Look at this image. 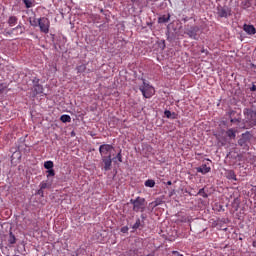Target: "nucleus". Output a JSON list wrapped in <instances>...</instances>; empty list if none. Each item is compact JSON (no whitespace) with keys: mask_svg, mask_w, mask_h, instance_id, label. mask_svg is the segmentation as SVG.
Segmentation results:
<instances>
[{"mask_svg":"<svg viewBox=\"0 0 256 256\" xmlns=\"http://www.w3.org/2000/svg\"><path fill=\"white\" fill-rule=\"evenodd\" d=\"M139 90L145 99H151V97L155 95V88L147 84V82H143V85L139 87Z\"/></svg>","mask_w":256,"mask_h":256,"instance_id":"2","label":"nucleus"},{"mask_svg":"<svg viewBox=\"0 0 256 256\" xmlns=\"http://www.w3.org/2000/svg\"><path fill=\"white\" fill-rule=\"evenodd\" d=\"M5 89H7V86L5 85V83H0V94L3 93Z\"/></svg>","mask_w":256,"mask_h":256,"instance_id":"25","label":"nucleus"},{"mask_svg":"<svg viewBox=\"0 0 256 256\" xmlns=\"http://www.w3.org/2000/svg\"><path fill=\"white\" fill-rule=\"evenodd\" d=\"M60 121H62V123H71V116H69V115H62L60 117Z\"/></svg>","mask_w":256,"mask_h":256,"instance_id":"19","label":"nucleus"},{"mask_svg":"<svg viewBox=\"0 0 256 256\" xmlns=\"http://www.w3.org/2000/svg\"><path fill=\"white\" fill-rule=\"evenodd\" d=\"M141 227V220L137 219L135 224L133 225V229H139Z\"/></svg>","mask_w":256,"mask_h":256,"instance_id":"23","label":"nucleus"},{"mask_svg":"<svg viewBox=\"0 0 256 256\" xmlns=\"http://www.w3.org/2000/svg\"><path fill=\"white\" fill-rule=\"evenodd\" d=\"M33 93L35 95H41L43 93V86L41 84H35L33 87Z\"/></svg>","mask_w":256,"mask_h":256,"instance_id":"13","label":"nucleus"},{"mask_svg":"<svg viewBox=\"0 0 256 256\" xmlns=\"http://www.w3.org/2000/svg\"><path fill=\"white\" fill-rule=\"evenodd\" d=\"M226 135L227 137H229V139H235V137H237V129H233L230 128L226 131Z\"/></svg>","mask_w":256,"mask_h":256,"instance_id":"14","label":"nucleus"},{"mask_svg":"<svg viewBox=\"0 0 256 256\" xmlns=\"http://www.w3.org/2000/svg\"><path fill=\"white\" fill-rule=\"evenodd\" d=\"M23 3L26 5V9H31V7H33L32 0H23Z\"/></svg>","mask_w":256,"mask_h":256,"instance_id":"22","label":"nucleus"},{"mask_svg":"<svg viewBox=\"0 0 256 256\" xmlns=\"http://www.w3.org/2000/svg\"><path fill=\"white\" fill-rule=\"evenodd\" d=\"M16 242L17 238H15V235H13V232H10L8 243H10V245H15Z\"/></svg>","mask_w":256,"mask_h":256,"instance_id":"17","label":"nucleus"},{"mask_svg":"<svg viewBox=\"0 0 256 256\" xmlns=\"http://www.w3.org/2000/svg\"><path fill=\"white\" fill-rule=\"evenodd\" d=\"M203 191H205L203 188L199 190L198 195H201V193H203Z\"/></svg>","mask_w":256,"mask_h":256,"instance_id":"32","label":"nucleus"},{"mask_svg":"<svg viewBox=\"0 0 256 256\" xmlns=\"http://www.w3.org/2000/svg\"><path fill=\"white\" fill-rule=\"evenodd\" d=\"M173 255H179V252L173 251Z\"/></svg>","mask_w":256,"mask_h":256,"instance_id":"33","label":"nucleus"},{"mask_svg":"<svg viewBox=\"0 0 256 256\" xmlns=\"http://www.w3.org/2000/svg\"><path fill=\"white\" fill-rule=\"evenodd\" d=\"M47 177H55V170L50 169L47 172Z\"/></svg>","mask_w":256,"mask_h":256,"instance_id":"24","label":"nucleus"},{"mask_svg":"<svg viewBox=\"0 0 256 256\" xmlns=\"http://www.w3.org/2000/svg\"><path fill=\"white\" fill-rule=\"evenodd\" d=\"M30 25H32V27H37L39 25V20H33V21H30Z\"/></svg>","mask_w":256,"mask_h":256,"instance_id":"26","label":"nucleus"},{"mask_svg":"<svg viewBox=\"0 0 256 256\" xmlns=\"http://www.w3.org/2000/svg\"><path fill=\"white\" fill-rule=\"evenodd\" d=\"M13 31H20V34L23 33V27L18 25L16 28H13Z\"/></svg>","mask_w":256,"mask_h":256,"instance_id":"27","label":"nucleus"},{"mask_svg":"<svg viewBox=\"0 0 256 256\" xmlns=\"http://www.w3.org/2000/svg\"><path fill=\"white\" fill-rule=\"evenodd\" d=\"M112 151H113V146L110 144H103L99 147V153L102 159L111 157Z\"/></svg>","mask_w":256,"mask_h":256,"instance_id":"4","label":"nucleus"},{"mask_svg":"<svg viewBox=\"0 0 256 256\" xmlns=\"http://www.w3.org/2000/svg\"><path fill=\"white\" fill-rule=\"evenodd\" d=\"M40 189H47V183L42 182V183L40 184Z\"/></svg>","mask_w":256,"mask_h":256,"instance_id":"30","label":"nucleus"},{"mask_svg":"<svg viewBox=\"0 0 256 256\" xmlns=\"http://www.w3.org/2000/svg\"><path fill=\"white\" fill-rule=\"evenodd\" d=\"M130 203L133 205V211L136 213H143L145 211V208L147 207V202L145 201V198L137 197L135 200L131 199Z\"/></svg>","mask_w":256,"mask_h":256,"instance_id":"1","label":"nucleus"},{"mask_svg":"<svg viewBox=\"0 0 256 256\" xmlns=\"http://www.w3.org/2000/svg\"><path fill=\"white\" fill-rule=\"evenodd\" d=\"M33 83H36V85H39V79L35 78V79L33 80Z\"/></svg>","mask_w":256,"mask_h":256,"instance_id":"31","label":"nucleus"},{"mask_svg":"<svg viewBox=\"0 0 256 256\" xmlns=\"http://www.w3.org/2000/svg\"><path fill=\"white\" fill-rule=\"evenodd\" d=\"M164 115L167 117V119H171V111L165 110Z\"/></svg>","mask_w":256,"mask_h":256,"instance_id":"29","label":"nucleus"},{"mask_svg":"<svg viewBox=\"0 0 256 256\" xmlns=\"http://www.w3.org/2000/svg\"><path fill=\"white\" fill-rule=\"evenodd\" d=\"M244 115L248 121V123L253 127L256 125V112L251 110V109H248V108H245L244 109Z\"/></svg>","mask_w":256,"mask_h":256,"instance_id":"5","label":"nucleus"},{"mask_svg":"<svg viewBox=\"0 0 256 256\" xmlns=\"http://www.w3.org/2000/svg\"><path fill=\"white\" fill-rule=\"evenodd\" d=\"M197 173H202V175H207V173H211V166L209 163L202 164L200 167L196 168Z\"/></svg>","mask_w":256,"mask_h":256,"instance_id":"8","label":"nucleus"},{"mask_svg":"<svg viewBox=\"0 0 256 256\" xmlns=\"http://www.w3.org/2000/svg\"><path fill=\"white\" fill-rule=\"evenodd\" d=\"M145 187H155V180H151V179L146 180Z\"/></svg>","mask_w":256,"mask_h":256,"instance_id":"21","label":"nucleus"},{"mask_svg":"<svg viewBox=\"0 0 256 256\" xmlns=\"http://www.w3.org/2000/svg\"><path fill=\"white\" fill-rule=\"evenodd\" d=\"M243 30H244L245 33H247L248 35H255V33H256L255 26L249 25V24H244V25H243Z\"/></svg>","mask_w":256,"mask_h":256,"instance_id":"10","label":"nucleus"},{"mask_svg":"<svg viewBox=\"0 0 256 256\" xmlns=\"http://www.w3.org/2000/svg\"><path fill=\"white\" fill-rule=\"evenodd\" d=\"M17 21H19V19L16 16H10L8 19L9 27H15V25H17Z\"/></svg>","mask_w":256,"mask_h":256,"instance_id":"16","label":"nucleus"},{"mask_svg":"<svg viewBox=\"0 0 256 256\" xmlns=\"http://www.w3.org/2000/svg\"><path fill=\"white\" fill-rule=\"evenodd\" d=\"M252 245H253V247H256V241H254V242L252 243Z\"/></svg>","mask_w":256,"mask_h":256,"instance_id":"34","label":"nucleus"},{"mask_svg":"<svg viewBox=\"0 0 256 256\" xmlns=\"http://www.w3.org/2000/svg\"><path fill=\"white\" fill-rule=\"evenodd\" d=\"M228 115L230 117L231 123H239L241 121V113L237 111L232 110L228 113Z\"/></svg>","mask_w":256,"mask_h":256,"instance_id":"7","label":"nucleus"},{"mask_svg":"<svg viewBox=\"0 0 256 256\" xmlns=\"http://www.w3.org/2000/svg\"><path fill=\"white\" fill-rule=\"evenodd\" d=\"M170 16L169 15H163L159 17L158 23H167L169 22Z\"/></svg>","mask_w":256,"mask_h":256,"instance_id":"18","label":"nucleus"},{"mask_svg":"<svg viewBox=\"0 0 256 256\" xmlns=\"http://www.w3.org/2000/svg\"><path fill=\"white\" fill-rule=\"evenodd\" d=\"M102 161L104 163V171H111V165L113 164V160L111 159V157L102 158Z\"/></svg>","mask_w":256,"mask_h":256,"instance_id":"11","label":"nucleus"},{"mask_svg":"<svg viewBox=\"0 0 256 256\" xmlns=\"http://www.w3.org/2000/svg\"><path fill=\"white\" fill-rule=\"evenodd\" d=\"M249 143L250 139L249 135L247 134H243L242 137L238 140V144L240 145V147H242V149H249Z\"/></svg>","mask_w":256,"mask_h":256,"instance_id":"6","label":"nucleus"},{"mask_svg":"<svg viewBox=\"0 0 256 256\" xmlns=\"http://www.w3.org/2000/svg\"><path fill=\"white\" fill-rule=\"evenodd\" d=\"M225 175L228 179H232L233 181H237V174L233 170H226Z\"/></svg>","mask_w":256,"mask_h":256,"instance_id":"15","label":"nucleus"},{"mask_svg":"<svg viewBox=\"0 0 256 256\" xmlns=\"http://www.w3.org/2000/svg\"><path fill=\"white\" fill-rule=\"evenodd\" d=\"M167 185H172L171 181H168V182H167Z\"/></svg>","mask_w":256,"mask_h":256,"instance_id":"35","label":"nucleus"},{"mask_svg":"<svg viewBox=\"0 0 256 256\" xmlns=\"http://www.w3.org/2000/svg\"><path fill=\"white\" fill-rule=\"evenodd\" d=\"M116 158L120 163H123V156L121 155V151L117 154Z\"/></svg>","mask_w":256,"mask_h":256,"instance_id":"28","label":"nucleus"},{"mask_svg":"<svg viewBox=\"0 0 256 256\" xmlns=\"http://www.w3.org/2000/svg\"><path fill=\"white\" fill-rule=\"evenodd\" d=\"M197 33H199L198 26H192L189 30H187V35H189L191 39H197Z\"/></svg>","mask_w":256,"mask_h":256,"instance_id":"9","label":"nucleus"},{"mask_svg":"<svg viewBox=\"0 0 256 256\" xmlns=\"http://www.w3.org/2000/svg\"><path fill=\"white\" fill-rule=\"evenodd\" d=\"M53 167H54L53 161H46V162L44 163V168H45V169L50 170V169H53Z\"/></svg>","mask_w":256,"mask_h":256,"instance_id":"20","label":"nucleus"},{"mask_svg":"<svg viewBox=\"0 0 256 256\" xmlns=\"http://www.w3.org/2000/svg\"><path fill=\"white\" fill-rule=\"evenodd\" d=\"M218 15L219 17H229L231 15V10L228 8H218Z\"/></svg>","mask_w":256,"mask_h":256,"instance_id":"12","label":"nucleus"},{"mask_svg":"<svg viewBox=\"0 0 256 256\" xmlns=\"http://www.w3.org/2000/svg\"><path fill=\"white\" fill-rule=\"evenodd\" d=\"M38 27L40 28L41 33H49V28L51 27V21L47 17H41L38 19Z\"/></svg>","mask_w":256,"mask_h":256,"instance_id":"3","label":"nucleus"},{"mask_svg":"<svg viewBox=\"0 0 256 256\" xmlns=\"http://www.w3.org/2000/svg\"><path fill=\"white\" fill-rule=\"evenodd\" d=\"M122 232L125 233V228H122Z\"/></svg>","mask_w":256,"mask_h":256,"instance_id":"36","label":"nucleus"},{"mask_svg":"<svg viewBox=\"0 0 256 256\" xmlns=\"http://www.w3.org/2000/svg\"><path fill=\"white\" fill-rule=\"evenodd\" d=\"M255 89H256V88H255V86H254V87L252 88V90L255 91Z\"/></svg>","mask_w":256,"mask_h":256,"instance_id":"37","label":"nucleus"}]
</instances>
